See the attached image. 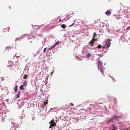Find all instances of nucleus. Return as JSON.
<instances>
[{"mask_svg":"<svg viewBox=\"0 0 130 130\" xmlns=\"http://www.w3.org/2000/svg\"><path fill=\"white\" fill-rule=\"evenodd\" d=\"M50 126L49 128H51L54 126H55L56 124L54 122V120H52L50 122Z\"/></svg>","mask_w":130,"mask_h":130,"instance_id":"nucleus-1","label":"nucleus"},{"mask_svg":"<svg viewBox=\"0 0 130 130\" xmlns=\"http://www.w3.org/2000/svg\"><path fill=\"white\" fill-rule=\"evenodd\" d=\"M98 69L101 67L102 68L103 65L102 61L100 60H99L98 61Z\"/></svg>","mask_w":130,"mask_h":130,"instance_id":"nucleus-2","label":"nucleus"},{"mask_svg":"<svg viewBox=\"0 0 130 130\" xmlns=\"http://www.w3.org/2000/svg\"><path fill=\"white\" fill-rule=\"evenodd\" d=\"M110 40H108L106 41V47H108L110 46Z\"/></svg>","mask_w":130,"mask_h":130,"instance_id":"nucleus-3","label":"nucleus"},{"mask_svg":"<svg viewBox=\"0 0 130 130\" xmlns=\"http://www.w3.org/2000/svg\"><path fill=\"white\" fill-rule=\"evenodd\" d=\"M112 100H113V102L114 103H116V99L114 98L113 97L110 98V101H111Z\"/></svg>","mask_w":130,"mask_h":130,"instance_id":"nucleus-4","label":"nucleus"},{"mask_svg":"<svg viewBox=\"0 0 130 130\" xmlns=\"http://www.w3.org/2000/svg\"><path fill=\"white\" fill-rule=\"evenodd\" d=\"M105 13L106 15L107 16H110L111 14V12L110 11H107Z\"/></svg>","mask_w":130,"mask_h":130,"instance_id":"nucleus-5","label":"nucleus"},{"mask_svg":"<svg viewBox=\"0 0 130 130\" xmlns=\"http://www.w3.org/2000/svg\"><path fill=\"white\" fill-rule=\"evenodd\" d=\"M98 69L103 74H104V71L101 67L98 68Z\"/></svg>","mask_w":130,"mask_h":130,"instance_id":"nucleus-6","label":"nucleus"},{"mask_svg":"<svg viewBox=\"0 0 130 130\" xmlns=\"http://www.w3.org/2000/svg\"><path fill=\"white\" fill-rule=\"evenodd\" d=\"M112 127L113 128L112 130H117V127L114 125H112Z\"/></svg>","mask_w":130,"mask_h":130,"instance_id":"nucleus-7","label":"nucleus"},{"mask_svg":"<svg viewBox=\"0 0 130 130\" xmlns=\"http://www.w3.org/2000/svg\"><path fill=\"white\" fill-rule=\"evenodd\" d=\"M120 117H121L117 116L116 115H114L113 116V118L117 119H118Z\"/></svg>","mask_w":130,"mask_h":130,"instance_id":"nucleus-8","label":"nucleus"},{"mask_svg":"<svg viewBox=\"0 0 130 130\" xmlns=\"http://www.w3.org/2000/svg\"><path fill=\"white\" fill-rule=\"evenodd\" d=\"M18 86L17 85H16L14 87V91L15 92H17L18 90Z\"/></svg>","mask_w":130,"mask_h":130,"instance_id":"nucleus-9","label":"nucleus"},{"mask_svg":"<svg viewBox=\"0 0 130 130\" xmlns=\"http://www.w3.org/2000/svg\"><path fill=\"white\" fill-rule=\"evenodd\" d=\"M27 85V82L26 80H25L24 82H23V86H26Z\"/></svg>","mask_w":130,"mask_h":130,"instance_id":"nucleus-10","label":"nucleus"},{"mask_svg":"<svg viewBox=\"0 0 130 130\" xmlns=\"http://www.w3.org/2000/svg\"><path fill=\"white\" fill-rule=\"evenodd\" d=\"M61 27L62 28L65 29L66 27V26L64 24H62L61 25Z\"/></svg>","mask_w":130,"mask_h":130,"instance_id":"nucleus-11","label":"nucleus"},{"mask_svg":"<svg viewBox=\"0 0 130 130\" xmlns=\"http://www.w3.org/2000/svg\"><path fill=\"white\" fill-rule=\"evenodd\" d=\"M23 86V85L19 87L20 89L22 90H23L24 89Z\"/></svg>","mask_w":130,"mask_h":130,"instance_id":"nucleus-12","label":"nucleus"},{"mask_svg":"<svg viewBox=\"0 0 130 130\" xmlns=\"http://www.w3.org/2000/svg\"><path fill=\"white\" fill-rule=\"evenodd\" d=\"M90 54L89 53H87L86 55V57L87 58H89V57H90Z\"/></svg>","mask_w":130,"mask_h":130,"instance_id":"nucleus-13","label":"nucleus"},{"mask_svg":"<svg viewBox=\"0 0 130 130\" xmlns=\"http://www.w3.org/2000/svg\"><path fill=\"white\" fill-rule=\"evenodd\" d=\"M28 77V76L27 75L25 74L23 78L24 79H27Z\"/></svg>","mask_w":130,"mask_h":130,"instance_id":"nucleus-14","label":"nucleus"},{"mask_svg":"<svg viewBox=\"0 0 130 130\" xmlns=\"http://www.w3.org/2000/svg\"><path fill=\"white\" fill-rule=\"evenodd\" d=\"M96 39H93L92 38V39L91 40V42H92V43L93 44V43L94 42V41Z\"/></svg>","mask_w":130,"mask_h":130,"instance_id":"nucleus-15","label":"nucleus"},{"mask_svg":"<svg viewBox=\"0 0 130 130\" xmlns=\"http://www.w3.org/2000/svg\"><path fill=\"white\" fill-rule=\"evenodd\" d=\"M59 42L58 41H57L54 45V46H55L56 45H58L59 43Z\"/></svg>","mask_w":130,"mask_h":130,"instance_id":"nucleus-16","label":"nucleus"},{"mask_svg":"<svg viewBox=\"0 0 130 130\" xmlns=\"http://www.w3.org/2000/svg\"><path fill=\"white\" fill-rule=\"evenodd\" d=\"M96 34L95 32H94V33H93V39H94V37L95 36H96Z\"/></svg>","mask_w":130,"mask_h":130,"instance_id":"nucleus-17","label":"nucleus"},{"mask_svg":"<svg viewBox=\"0 0 130 130\" xmlns=\"http://www.w3.org/2000/svg\"><path fill=\"white\" fill-rule=\"evenodd\" d=\"M89 44L91 46L93 45V43L91 41H90L89 43Z\"/></svg>","mask_w":130,"mask_h":130,"instance_id":"nucleus-18","label":"nucleus"},{"mask_svg":"<svg viewBox=\"0 0 130 130\" xmlns=\"http://www.w3.org/2000/svg\"><path fill=\"white\" fill-rule=\"evenodd\" d=\"M102 47V46L100 45H99L97 47L98 48H100Z\"/></svg>","mask_w":130,"mask_h":130,"instance_id":"nucleus-19","label":"nucleus"},{"mask_svg":"<svg viewBox=\"0 0 130 130\" xmlns=\"http://www.w3.org/2000/svg\"><path fill=\"white\" fill-rule=\"evenodd\" d=\"M19 95L20 94H19L18 93V94L16 96L17 98H19Z\"/></svg>","mask_w":130,"mask_h":130,"instance_id":"nucleus-20","label":"nucleus"},{"mask_svg":"<svg viewBox=\"0 0 130 130\" xmlns=\"http://www.w3.org/2000/svg\"><path fill=\"white\" fill-rule=\"evenodd\" d=\"M47 102H44V105H45L46 104H47Z\"/></svg>","mask_w":130,"mask_h":130,"instance_id":"nucleus-21","label":"nucleus"},{"mask_svg":"<svg viewBox=\"0 0 130 130\" xmlns=\"http://www.w3.org/2000/svg\"><path fill=\"white\" fill-rule=\"evenodd\" d=\"M46 48H44L43 50V53H44L45 52V51L46 50Z\"/></svg>","mask_w":130,"mask_h":130,"instance_id":"nucleus-22","label":"nucleus"},{"mask_svg":"<svg viewBox=\"0 0 130 130\" xmlns=\"http://www.w3.org/2000/svg\"><path fill=\"white\" fill-rule=\"evenodd\" d=\"M54 47H55V46L54 45L53 46L51 47H51V48L52 49H53Z\"/></svg>","mask_w":130,"mask_h":130,"instance_id":"nucleus-23","label":"nucleus"},{"mask_svg":"<svg viewBox=\"0 0 130 130\" xmlns=\"http://www.w3.org/2000/svg\"><path fill=\"white\" fill-rule=\"evenodd\" d=\"M127 30H129L130 29V27H129L127 28H126Z\"/></svg>","mask_w":130,"mask_h":130,"instance_id":"nucleus-24","label":"nucleus"},{"mask_svg":"<svg viewBox=\"0 0 130 130\" xmlns=\"http://www.w3.org/2000/svg\"><path fill=\"white\" fill-rule=\"evenodd\" d=\"M111 120H112L111 119H110L108 120V122H110L111 121Z\"/></svg>","mask_w":130,"mask_h":130,"instance_id":"nucleus-25","label":"nucleus"},{"mask_svg":"<svg viewBox=\"0 0 130 130\" xmlns=\"http://www.w3.org/2000/svg\"><path fill=\"white\" fill-rule=\"evenodd\" d=\"M74 23H73L71 25H70L69 26H72L73 25V24H74Z\"/></svg>","mask_w":130,"mask_h":130,"instance_id":"nucleus-26","label":"nucleus"},{"mask_svg":"<svg viewBox=\"0 0 130 130\" xmlns=\"http://www.w3.org/2000/svg\"><path fill=\"white\" fill-rule=\"evenodd\" d=\"M21 93V92L20 91H19L18 93L19 94H20Z\"/></svg>","mask_w":130,"mask_h":130,"instance_id":"nucleus-27","label":"nucleus"},{"mask_svg":"<svg viewBox=\"0 0 130 130\" xmlns=\"http://www.w3.org/2000/svg\"><path fill=\"white\" fill-rule=\"evenodd\" d=\"M52 49L51 48V47H50L48 49V50H51Z\"/></svg>","mask_w":130,"mask_h":130,"instance_id":"nucleus-28","label":"nucleus"},{"mask_svg":"<svg viewBox=\"0 0 130 130\" xmlns=\"http://www.w3.org/2000/svg\"><path fill=\"white\" fill-rule=\"evenodd\" d=\"M6 30V29H4L3 30V31L5 32V31Z\"/></svg>","mask_w":130,"mask_h":130,"instance_id":"nucleus-29","label":"nucleus"},{"mask_svg":"<svg viewBox=\"0 0 130 130\" xmlns=\"http://www.w3.org/2000/svg\"><path fill=\"white\" fill-rule=\"evenodd\" d=\"M71 105H72L73 106L74 105L72 103H71Z\"/></svg>","mask_w":130,"mask_h":130,"instance_id":"nucleus-30","label":"nucleus"},{"mask_svg":"<svg viewBox=\"0 0 130 130\" xmlns=\"http://www.w3.org/2000/svg\"><path fill=\"white\" fill-rule=\"evenodd\" d=\"M53 72H51V75H52V74H53Z\"/></svg>","mask_w":130,"mask_h":130,"instance_id":"nucleus-31","label":"nucleus"},{"mask_svg":"<svg viewBox=\"0 0 130 130\" xmlns=\"http://www.w3.org/2000/svg\"><path fill=\"white\" fill-rule=\"evenodd\" d=\"M61 19H60V20H59V21H61Z\"/></svg>","mask_w":130,"mask_h":130,"instance_id":"nucleus-32","label":"nucleus"},{"mask_svg":"<svg viewBox=\"0 0 130 130\" xmlns=\"http://www.w3.org/2000/svg\"><path fill=\"white\" fill-rule=\"evenodd\" d=\"M100 103L101 104H103V103Z\"/></svg>","mask_w":130,"mask_h":130,"instance_id":"nucleus-33","label":"nucleus"},{"mask_svg":"<svg viewBox=\"0 0 130 130\" xmlns=\"http://www.w3.org/2000/svg\"><path fill=\"white\" fill-rule=\"evenodd\" d=\"M8 99L7 100H6V101H8Z\"/></svg>","mask_w":130,"mask_h":130,"instance_id":"nucleus-34","label":"nucleus"},{"mask_svg":"<svg viewBox=\"0 0 130 130\" xmlns=\"http://www.w3.org/2000/svg\"><path fill=\"white\" fill-rule=\"evenodd\" d=\"M8 99L7 100H6V101H8Z\"/></svg>","mask_w":130,"mask_h":130,"instance_id":"nucleus-35","label":"nucleus"},{"mask_svg":"<svg viewBox=\"0 0 130 130\" xmlns=\"http://www.w3.org/2000/svg\"><path fill=\"white\" fill-rule=\"evenodd\" d=\"M8 99L7 100H6V101H8Z\"/></svg>","mask_w":130,"mask_h":130,"instance_id":"nucleus-36","label":"nucleus"},{"mask_svg":"<svg viewBox=\"0 0 130 130\" xmlns=\"http://www.w3.org/2000/svg\"><path fill=\"white\" fill-rule=\"evenodd\" d=\"M48 101V100H46V101Z\"/></svg>","mask_w":130,"mask_h":130,"instance_id":"nucleus-37","label":"nucleus"}]
</instances>
